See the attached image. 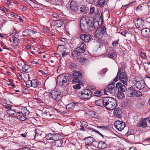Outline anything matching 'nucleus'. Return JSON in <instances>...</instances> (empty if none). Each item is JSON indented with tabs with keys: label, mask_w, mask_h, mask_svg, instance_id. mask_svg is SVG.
Here are the masks:
<instances>
[{
	"label": "nucleus",
	"mask_w": 150,
	"mask_h": 150,
	"mask_svg": "<svg viewBox=\"0 0 150 150\" xmlns=\"http://www.w3.org/2000/svg\"><path fill=\"white\" fill-rule=\"evenodd\" d=\"M95 23L88 18L83 17L80 21L81 30L83 32L85 33L93 30L96 28L94 25Z\"/></svg>",
	"instance_id": "1"
},
{
	"label": "nucleus",
	"mask_w": 150,
	"mask_h": 150,
	"mask_svg": "<svg viewBox=\"0 0 150 150\" xmlns=\"http://www.w3.org/2000/svg\"><path fill=\"white\" fill-rule=\"evenodd\" d=\"M71 78V75L69 74H61L57 76L56 83L61 87H65L68 85Z\"/></svg>",
	"instance_id": "2"
},
{
	"label": "nucleus",
	"mask_w": 150,
	"mask_h": 150,
	"mask_svg": "<svg viewBox=\"0 0 150 150\" xmlns=\"http://www.w3.org/2000/svg\"><path fill=\"white\" fill-rule=\"evenodd\" d=\"M118 79L124 84L127 85L128 81L127 75L122 67L118 69L117 76L114 79V81L116 82Z\"/></svg>",
	"instance_id": "3"
},
{
	"label": "nucleus",
	"mask_w": 150,
	"mask_h": 150,
	"mask_svg": "<svg viewBox=\"0 0 150 150\" xmlns=\"http://www.w3.org/2000/svg\"><path fill=\"white\" fill-rule=\"evenodd\" d=\"M105 107L108 110H113L116 107L117 101L115 99L110 97H105Z\"/></svg>",
	"instance_id": "4"
},
{
	"label": "nucleus",
	"mask_w": 150,
	"mask_h": 150,
	"mask_svg": "<svg viewBox=\"0 0 150 150\" xmlns=\"http://www.w3.org/2000/svg\"><path fill=\"white\" fill-rule=\"evenodd\" d=\"M125 94L128 97H139L142 95V93L140 91L136 90L134 87L133 86L128 88Z\"/></svg>",
	"instance_id": "5"
},
{
	"label": "nucleus",
	"mask_w": 150,
	"mask_h": 150,
	"mask_svg": "<svg viewBox=\"0 0 150 150\" xmlns=\"http://www.w3.org/2000/svg\"><path fill=\"white\" fill-rule=\"evenodd\" d=\"M133 83L135 87L139 90L144 89L146 86L144 81L142 80L141 78L139 79L136 78L133 81Z\"/></svg>",
	"instance_id": "6"
},
{
	"label": "nucleus",
	"mask_w": 150,
	"mask_h": 150,
	"mask_svg": "<svg viewBox=\"0 0 150 150\" xmlns=\"http://www.w3.org/2000/svg\"><path fill=\"white\" fill-rule=\"evenodd\" d=\"M92 92L89 89H84L81 92L78 93V95L82 99L90 98L92 96Z\"/></svg>",
	"instance_id": "7"
},
{
	"label": "nucleus",
	"mask_w": 150,
	"mask_h": 150,
	"mask_svg": "<svg viewBox=\"0 0 150 150\" xmlns=\"http://www.w3.org/2000/svg\"><path fill=\"white\" fill-rule=\"evenodd\" d=\"M73 79L72 81V82L73 83H79L81 82L82 76L80 71H73Z\"/></svg>",
	"instance_id": "8"
},
{
	"label": "nucleus",
	"mask_w": 150,
	"mask_h": 150,
	"mask_svg": "<svg viewBox=\"0 0 150 150\" xmlns=\"http://www.w3.org/2000/svg\"><path fill=\"white\" fill-rule=\"evenodd\" d=\"M106 33V28L105 26L98 28L95 32V35L98 38H100Z\"/></svg>",
	"instance_id": "9"
},
{
	"label": "nucleus",
	"mask_w": 150,
	"mask_h": 150,
	"mask_svg": "<svg viewBox=\"0 0 150 150\" xmlns=\"http://www.w3.org/2000/svg\"><path fill=\"white\" fill-rule=\"evenodd\" d=\"M50 97L56 101L60 100L62 97V95L61 92L53 91L50 93Z\"/></svg>",
	"instance_id": "10"
},
{
	"label": "nucleus",
	"mask_w": 150,
	"mask_h": 150,
	"mask_svg": "<svg viewBox=\"0 0 150 150\" xmlns=\"http://www.w3.org/2000/svg\"><path fill=\"white\" fill-rule=\"evenodd\" d=\"M86 48V45L83 42H81L78 45L75 49V51L78 54L79 53H84L85 51Z\"/></svg>",
	"instance_id": "11"
},
{
	"label": "nucleus",
	"mask_w": 150,
	"mask_h": 150,
	"mask_svg": "<svg viewBox=\"0 0 150 150\" xmlns=\"http://www.w3.org/2000/svg\"><path fill=\"white\" fill-rule=\"evenodd\" d=\"M115 81L112 83L109 84L105 89V91L110 94H114L115 93L116 87H115Z\"/></svg>",
	"instance_id": "12"
},
{
	"label": "nucleus",
	"mask_w": 150,
	"mask_h": 150,
	"mask_svg": "<svg viewBox=\"0 0 150 150\" xmlns=\"http://www.w3.org/2000/svg\"><path fill=\"white\" fill-rule=\"evenodd\" d=\"M114 125L117 129L120 131L126 126V124L122 121L117 120L114 123Z\"/></svg>",
	"instance_id": "13"
},
{
	"label": "nucleus",
	"mask_w": 150,
	"mask_h": 150,
	"mask_svg": "<svg viewBox=\"0 0 150 150\" xmlns=\"http://www.w3.org/2000/svg\"><path fill=\"white\" fill-rule=\"evenodd\" d=\"M107 141L105 140L104 141H100L98 142L97 147L99 149H103L108 148L110 146L108 144Z\"/></svg>",
	"instance_id": "14"
},
{
	"label": "nucleus",
	"mask_w": 150,
	"mask_h": 150,
	"mask_svg": "<svg viewBox=\"0 0 150 150\" xmlns=\"http://www.w3.org/2000/svg\"><path fill=\"white\" fill-rule=\"evenodd\" d=\"M115 86L116 88H118V91L119 92L123 93L127 90L126 87L124 84H123L120 82L116 83Z\"/></svg>",
	"instance_id": "15"
},
{
	"label": "nucleus",
	"mask_w": 150,
	"mask_h": 150,
	"mask_svg": "<svg viewBox=\"0 0 150 150\" xmlns=\"http://www.w3.org/2000/svg\"><path fill=\"white\" fill-rule=\"evenodd\" d=\"M80 38L81 40L85 42H88L91 39L92 37L89 34H81Z\"/></svg>",
	"instance_id": "16"
},
{
	"label": "nucleus",
	"mask_w": 150,
	"mask_h": 150,
	"mask_svg": "<svg viewBox=\"0 0 150 150\" xmlns=\"http://www.w3.org/2000/svg\"><path fill=\"white\" fill-rule=\"evenodd\" d=\"M134 22L137 28H141L144 25V22L142 18H138L134 20Z\"/></svg>",
	"instance_id": "17"
},
{
	"label": "nucleus",
	"mask_w": 150,
	"mask_h": 150,
	"mask_svg": "<svg viewBox=\"0 0 150 150\" xmlns=\"http://www.w3.org/2000/svg\"><path fill=\"white\" fill-rule=\"evenodd\" d=\"M109 49H107V52H108L107 54V56L109 58L114 59L117 57V54L115 51L110 52L109 50H110L111 49H112V47H109Z\"/></svg>",
	"instance_id": "18"
},
{
	"label": "nucleus",
	"mask_w": 150,
	"mask_h": 150,
	"mask_svg": "<svg viewBox=\"0 0 150 150\" xmlns=\"http://www.w3.org/2000/svg\"><path fill=\"white\" fill-rule=\"evenodd\" d=\"M141 33L143 36L146 37H150V30L149 28H145L142 29Z\"/></svg>",
	"instance_id": "19"
},
{
	"label": "nucleus",
	"mask_w": 150,
	"mask_h": 150,
	"mask_svg": "<svg viewBox=\"0 0 150 150\" xmlns=\"http://www.w3.org/2000/svg\"><path fill=\"white\" fill-rule=\"evenodd\" d=\"M105 97L104 98L102 99H99L95 102L96 105L100 107H105Z\"/></svg>",
	"instance_id": "20"
},
{
	"label": "nucleus",
	"mask_w": 150,
	"mask_h": 150,
	"mask_svg": "<svg viewBox=\"0 0 150 150\" xmlns=\"http://www.w3.org/2000/svg\"><path fill=\"white\" fill-rule=\"evenodd\" d=\"M79 61L81 65L85 66H87L89 63V61L88 59L84 57L80 58Z\"/></svg>",
	"instance_id": "21"
},
{
	"label": "nucleus",
	"mask_w": 150,
	"mask_h": 150,
	"mask_svg": "<svg viewBox=\"0 0 150 150\" xmlns=\"http://www.w3.org/2000/svg\"><path fill=\"white\" fill-rule=\"evenodd\" d=\"M147 118H144L140 122L138 123L137 124V125L139 127H146L147 125Z\"/></svg>",
	"instance_id": "22"
},
{
	"label": "nucleus",
	"mask_w": 150,
	"mask_h": 150,
	"mask_svg": "<svg viewBox=\"0 0 150 150\" xmlns=\"http://www.w3.org/2000/svg\"><path fill=\"white\" fill-rule=\"evenodd\" d=\"M70 5V8L74 11H76L79 8L77 4H76L74 1L71 2Z\"/></svg>",
	"instance_id": "23"
},
{
	"label": "nucleus",
	"mask_w": 150,
	"mask_h": 150,
	"mask_svg": "<svg viewBox=\"0 0 150 150\" xmlns=\"http://www.w3.org/2000/svg\"><path fill=\"white\" fill-rule=\"evenodd\" d=\"M84 139L85 140L86 144L87 145H91L95 141L94 139L91 137H86Z\"/></svg>",
	"instance_id": "24"
},
{
	"label": "nucleus",
	"mask_w": 150,
	"mask_h": 150,
	"mask_svg": "<svg viewBox=\"0 0 150 150\" xmlns=\"http://www.w3.org/2000/svg\"><path fill=\"white\" fill-rule=\"evenodd\" d=\"M114 114L115 116L118 117H121L122 114V111L120 108H117L114 111Z\"/></svg>",
	"instance_id": "25"
},
{
	"label": "nucleus",
	"mask_w": 150,
	"mask_h": 150,
	"mask_svg": "<svg viewBox=\"0 0 150 150\" xmlns=\"http://www.w3.org/2000/svg\"><path fill=\"white\" fill-rule=\"evenodd\" d=\"M59 2L58 1L57 4H54L55 5V8L59 11H62L65 6L62 4L61 5L59 4Z\"/></svg>",
	"instance_id": "26"
},
{
	"label": "nucleus",
	"mask_w": 150,
	"mask_h": 150,
	"mask_svg": "<svg viewBox=\"0 0 150 150\" xmlns=\"http://www.w3.org/2000/svg\"><path fill=\"white\" fill-rule=\"evenodd\" d=\"M63 21L61 20H56L54 22V25L56 27H60L62 25Z\"/></svg>",
	"instance_id": "27"
},
{
	"label": "nucleus",
	"mask_w": 150,
	"mask_h": 150,
	"mask_svg": "<svg viewBox=\"0 0 150 150\" xmlns=\"http://www.w3.org/2000/svg\"><path fill=\"white\" fill-rule=\"evenodd\" d=\"M144 104V102L139 101L136 105V107L139 109H142L143 108Z\"/></svg>",
	"instance_id": "28"
},
{
	"label": "nucleus",
	"mask_w": 150,
	"mask_h": 150,
	"mask_svg": "<svg viewBox=\"0 0 150 150\" xmlns=\"http://www.w3.org/2000/svg\"><path fill=\"white\" fill-rule=\"evenodd\" d=\"M91 95L92 96L93 95V96L100 97L102 95V93L100 91H97L93 93H92Z\"/></svg>",
	"instance_id": "29"
},
{
	"label": "nucleus",
	"mask_w": 150,
	"mask_h": 150,
	"mask_svg": "<svg viewBox=\"0 0 150 150\" xmlns=\"http://www.w3.org/2000/svg\"><path fill=\"white\" fill-rule=\"evenodd\" d=\"M52 140L54 141L60 142V145H61V141L59 140V139L58 135L54 134L53 135V137H52Z\"/></svg>",
	"instance_id": "30"
},
{
	"label": "nucleus",
	"mask_w": 150,
	"mask_h": 150,
	"mask_svg": "<svg viewBox=\"0 0 150 150\" xmlns=\"http://www.w3.org/2000/svg\"><path fill=\"white\" fill-rule=\"evenodd\" d=\"M32 82V86L36 88L39 85V81L36 80L35 79L31 81Z\"/></svg>",
	"instance_id": "31"
},
{
	"label": "nucleus",
	"mask_w": 150,
	"mask_h": 150,
	"mask_svg": "<svg viewBox=\"0 0 150 150\" xmlns=\"http://www.w3.org/2000/svg\"><path fill=\"white\" fill-rule=\"evenodd\" d=\"M80 10L81 12L84 13H86L88 10V7L83 6L80 8Z\"/></svg>",
	"instance_id": "32"
},
{
	"label": "nucleus",
	"mask_w": 150,
	"mask_h": 150,
	"mask_svg": "<svg viewBox=\"0 0 150 150\" xmlns=\"http://www.w3.org/2000/svg\"><path fill=\"white\" fill-rule=\"evenodd\" d=\"M109 0H99V4L101 6L106 5Z\"/></svg>",
	"instance_id": "33"
},
{
	"label": "nucleus",
	"mask_w": 150,
	"mask_h": 150,
	"mask_svg": "<svg viewBox=\"0 0 150 150\" xmlns=\"http://www.w3.org/2000/svg\"><path fill=\"white\" fill-rule=\"evenodd\" d=\"M8 114L11 116L14 115L16 113L15 110L14 109L8 110H7Z\"/></svg>",
	"instance_id": "34"
},
{
	"label": "nucleus",
	"mask_w": 150,
	"mask_h": 150,
	"mask_svg": "<svg viewBox=\"0 0 150 150\" xmlns=\"http://www.w3.org/2000/svg\"><path fill=\"white\" fill-rule=\"evenodd\" d=\"M75 104L73 103L69 104L66 106V108L69 110V109H73L74 107Z\"/></svg>",
	"instance_id": "35"
},
{
	"label": "nucleus",
	"mask_w": 150,
	"mask_h": 150,
	"mask_svg": "<svg viewBox=\"0 0 150 150\" xmlns=\"http://www.w3.org/2000/svg\"><path fill=\"white\" fill-rule=\"evenodd\" d=\"M68 67L70 69H73L76 68V65L74 62H71L69 63Z\"/></svg>",
	"instance_id": "36"
},
{
	"label": "nucleus",
	"mask_w": 150,
	"mask_h": 150,
	"mask_svg": "<svg viewBox=\"0 0 150 150\" xmlns=\"http://www.w3.org/2000/svg\"><path fill=\"white\" fill-rule=\"evenodd\" d=\"M96 19H97L99 21H102L103 20V18H102V15L100 14V13H98L96 15Z\"/></svg>",
	"instance_id": "37"
},
{
	"label": "nucleus",
	"mask_w": 150,
	"mask_h": 150,
	"mask_svg": "<svg viewBox=\"0 0 150 150\" xmlns=\"http://www.w3.org/2000/svg\"><path fill=\"white\" fill-rule=\"evenodd\" d=\"M30 68V65L28 64H25L22 67V71L23 72H26Z\"/></svg>",
	"instance_id": "38"
},
{
	"label": "nucleus",
	"mask_w": 150,
	"mask_h": 150,
	"mask_svg": "<svg viewBox=\"0 0 150 150\" xmlns=\"http://www.w3.org/2000/svg\"><path fill=\"white\" fill-rule=\"evenodd\" d=\"M118 98L120 99H123L125 98V95L122 92H120L117 95Z\"/></svg>",
	"instance_id": "39"
},
{
	"label": "nucleus",
	"mask_w": 150,
	"mask_h": 150,
	"mask_svg": "<svg viewBox=\"0 0 150 150\" xmlns=\"http://www.w3.org/2000/svg\"><path fill=\"white\" fill-rule=\"evenodd\" d=\"M21 113L25 115L26 116L29 114L30 112L25 108L24 109L23 111L21 112Z\"/></svg>",
	"instance_id": "40"
},
{
	"label": "nucleus",
	"mask_w": 150,
	"mask_h": 150,
	"mask_svg": "<svg viewBox=\"0 0 150 150\" xmlns=\"http://www.w3.org/2000/svg\"><path fill=\"white\" fill-rule=\"evenodd\" d=\"M25 84L27 87L29 88L30 86H32V82H31V81L29 80L25 81Z\"/></svg>",
	"instance_id": "41"
},
{
	"label": "nucleus",
	"mask_w": 150,
	"mask_h": 150,
	"mask_svg": "<svg viewBox=\"0 0 150 150\" xmlns=\"http://www.w3.org/2000/svg\"><path fill=\"white\" fill-rule=\"evenodd\" d=\"M17 118L22 121H25L27 120V118L24 116L18 115L17 116Z\"/></svg>",
	"instance_id": "42"
},
{
	"label": "nucleus",
	"mask_w": 150,
	"mask_h": 150,
	"mask_svg": "<svg viewBox=\"0 0 150 150\" xmlns=\"http://www.w3.org/2000/svg\"><path fill=\"white\" fill-rule=\"evenodd\" d=\"M58 142H56V141H54L52 142H51V144L52 146H56L57 147H58L59 146H60L61 145H59V144H58Z\"/></svg>",
	"instance_id": "43"
},
{
	"label": "nucleus",
	"mask_w": 150,
	"mask_h": 150,
	"mask_svg": "<svg viewBox=\"0 0 150 150\" xmlns=\"http://www.w3.org/2000/svg\"><path fill=\"white\" fill-rule=\"evenodd\" d=\"M46 1L52 4H57L58 2V0H45Z\"/></svg>",
	"instance_id": "44"
},
{
	"label": "nucleus",
	"mask_w": 150,
	"mask_h": 150,
	"mask_svg": "<svg viewBox=\"0 0 150 150\" xmlns=\"http://www.w3.org/2000/svg\"><path fill=\"white\" fill-rule=\"evenodd\" d=\"M54 134H51V133H49L48 134L47 136H46V138L47 140H52V137H53V135Z\"/></svg>",
	"instance_id": "45"
},
{
	"label": "nucleus",
	"mask_w": 150,
	"mask_h": 150,
	"mask_svg": "<svg viewBox=\"0 0 150 150\" xmlns=\"http://www.w3.org/2000/svg\"><path fill=\"white\" fill-rule=\"evenodd\" d=\"M24 1L26 2V3L29 4L31 5H35L36 6V4L34 2H33L31 0H23Z\"/></svg>",
	"instance_id": "46"
},
{
	"label": "nucleus",
	"mask_w": 150,
	"mask_h": 150,
	"mask_svg": "<svg viewBox=\"0 0 150 150\" xmlns=\"http://www.w3.org/2000/svg\"><path fill=\"white\" fill-rule=\"evenodd\" d=\"M43 114H46L47 117H52L51 116L53 115L51 114L49 112H47L46 111H45Z\"/></svg>",
	"instance_id": "47"
},
{
	"label": "nucleus",
	"mask_w": 150,
	"mask_h": 150,
	"mask_svg": "<svg viewBox=\"0 0 150 150\" xmlns=\"http://www.w3.org/2000/svg\"><path fill=\"white\" fill-rule=\"evenodd\" d=\"M55 110L57 111L58 113H60L62 114V115H67L68 114V113L67 112H66L65 111H59V110L57 109H55Z\"/></svg>",
	"instance_id": "48"
},
{
	"label": "nucleus",
	"mask_w": 150,
	"mask_h": 150,
	"mask_svg": "<svg viewBox=\"0 0 150 150\" xmlns=\"http://www.w3.org/2000/svg\"><path fill=\"white\" fill-rule=\"evenodd\" d=\"M134 133V130L133 129H130L127 132L126 134V136H128L131 134H133Z\"/></svg>",
	"instance_id": "49"
},
{
	"label": "nucleus",
	"mask_w": 150,
	"mask_h": 150,
	"mask_svg": "<svg viewBox=\"0 0 150 150\" xmlns=\"http://www.w3.org/2000/svg\"><path fill=\"white\" fill-rule=\"evenodd\" d=\"M90 129L93 132H96V133L99 134L100 136H101L103 137V135L100 133L98 131H97L96 130L93 128H90Z\"/></svg>",
	"instance_id": "50"
},
{
	"label": "nucleus",
	"mask_w": 150,
	"mask_h": 150,
	"mask_svg": "<svg viewBox=\"0 0 150 150\" xmlns=\"http://www.w3.org/2000/svg\"><path fill=\"white\" fill-rule=\"evenodd\" d=\"M0 11H1L4 13H6L8 12L7 9L4 7H1L0 8Z\"/></svg>",
	"instance_id": "51"
},
{
	"label": "nucleus",
	"mask_w": 150,
	"mask_h": 150,
	"mask_svg": "<svg viewBox=\"0 0 150 150\" xmlns=\"http://www.w3.org/2000/svg\"><path fill=\"white\" fill-rule=\"evenodd\" d=\"M118 41L116 40L113 41L112 43V45L113 47H116L118 44Z\"/></svg>",
	"instance_id": "52"
},
{
	"label": "nucleus",
	"mask_w": 150,
	"mask_h": 150,
	"mask_svg": "<svg viewBox=\"0 0 150 150\" xmlns=\"http://www.w3.org/2000/svg\"><path fill=\"white\" fill-rule=\"evenodd\" d=\"M91 116L92 118H97L96 113L94 111H92L91 112Z\"/></svg>",
	"instance_id": "53"
},
{
	"label": "nucleus",
	"mask_w": 150,
	"mask_h": 150,
	"mask_svg": "<svg viewBox=\"0 0 150 150\" xmlns=\"http://www.w3.org/2000/svg\"><path fill=\"white\" fill-rule=\"evenodd\" d=\"M106 41H105L100 40L99 41V44L100 45L102 46L103 45H105L107 44Z\"/></svg>",
	"instance_id": "54"
},
{
	"label": "nucleus",
	"mask_w": 150,
	"mask_h": 150,
	"mask_svg": "<svg viewBox=\"0 0 150 150\" xmlns=\"http://www.w3.org/2000/svg\"><path fill=\"white\" fill-rule=\"evenodd\" d=\"M81 87L80 84L79 83L76 84L73 86V88L76 89H79Z\"/></svg>",
	"instance_id": "55"
},
{
	"label": "nucleus",
	"mask_w": 150,
	"mask_h": 150,
	"mask_svg": "<svg viewBox=\"0 0 150 150\" xmlns=\"http://www.w3.org/2000/svg\"><path fill=\"white\" fill-rule=\"evenodd\" d=\"M80 122L82 126L85 127H86L88 126L87 123L84 121H81Z\"/></svg>",
	"instance_id": "56"
},
{
	"label": "nucleus",
	"mask_w": 150,
	"mask_h": 150,
	"mask_svg": "<svg viewBox=\"0 0 150 150\" xmlns=\"http://www.w3.org/2000/svg\"><path fill=\"white\" fill-rule=\"evenodd\" d=\"M30 29H26L25 30V31L23 32V33H27L28 35L30 36H31V33H30Z\"/></svg>",
	"instance_id": "57"
},
{
	"label": "nucleus",
	"mask_w": 150,
	"mask_h": 150,
	"mask_svg": "<svg viewBox=\"0 0 150 150\" xmlns=\"http://www.w3.org/2000/svg\"><path fill=\"white\" fill-rule=\"evenodd\" d=\"M1 45V47L4 48L5 49H6L8 50H9V48L8 47H7L6 45H5L4 43L2 42H0Z\"/></svg>",
	"instance_id": "58"
},
{
	"label": "nucleus",
	"mask_w": 150,
	"mask_h": 150,
	"mask_svg": "<svg viewBox=\"0 0 150 150\" xmlns=\"http://www.w3.org/2000/svg\"><path fill=\"white\" fill-rule=\"evenodd\" d=\"M64 47L63 45H59L57 46V49L58 50L62 51Z\"/></svg>",
	"instance_id": "59"
},
{
	"label": "nucleus",
	"mask_w": 150,
	"mask_h": 150,
	"mask_svg": "<svg viewBox=\"0 0 150 150\" xmlns=\"http://www.w3.org/2000/svg\"><path fill=\"white\" fill-rule=\"evenodd\" d=\"M140 55L143 59H146V56L144 53L142 52H140Z\"/></svg>",
	"instance_id": "60"
},
{
	"label": "nucleus",
	"mask_w": 150,
	"mask_h": 150,
	"mask_svg": "<svg viewBox=\"0 0 150 150\" xmlns=\"http://www.w3.org/2000/svg\"><path fill=\"white\" fill-rule=\"evenodd\" d=\"M35 135L34 136V138H35L36 137H38L39 136H40L42 135V134H38L37 133V131L36 129H35Z\"/></svg>",
	"instance_id": "61"
},
{
	"label": "nucleus",
	"mask_w": 150,
	"mask_h": 150,
	"mask_svg": "<svg viewBox=\"0 0 150 150\" xmlns=\"http://www.w3.org/2000/svg\"><path fill=\"white\" fill-rule=\"evenodd\" d=\"M142 7L141 6H139L136 8V11H140L142 10Z\"/></svg>",
	"instance_id": "62"
},
{
	"label": "nucleus",
	"mask_w": 150,
	"mask_h": 150,
	"mask_svg": "<svg viewBox=\"0 0 150 150\" xmlns=\"http://www.w3.org/2000/svg\"><path fill=\"white\" fill-rule=\"evenodd\" d=\"M94 11L95 7L93 6L91 7L90 8V13L91 14L93 13L94 12Z\"/></svg>",
	"instance_id": "63"
},
{
	"label": "nucleus",
	"mask_w": 150,
	"mask_h": 150,
	"mask_svg": "<svg viewBox=\"0 0 150 150\" xmlns=\"http://www.w3.org/2000/svg\"><path fill=\"white\" fill-rule=\"evenodd\" d=\"M89 88L90 89H89L90 90H94L96 88V87L94 86L91 85L89 86Z\"/></svg>",
	"instance_id": "64"
}]
</instances>
